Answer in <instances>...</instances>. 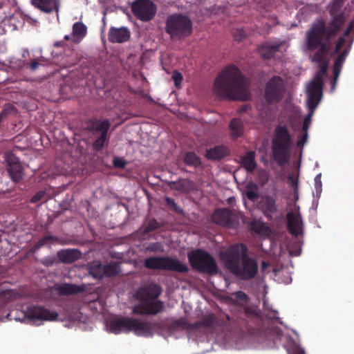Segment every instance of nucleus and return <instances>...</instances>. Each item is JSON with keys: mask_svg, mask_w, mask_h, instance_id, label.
Returning <instances> with one entry per match:
<instances>
[{"mask_svg": "<svg viewBox=\"0 0 354 354\" xmlns=\"http://www.w3.org/2000/svg\"><path fill=\"white\" fill-rule=\"evenodd\" d=\"M58 318L56 311H51L41 306H32L24 311V322L26 320L39 325L43 321H55Z\"/></svg>", "mask_w": 354, "mask_h": 354, "instance_id": "nucleus-13", "label": "nucleus"}, {"mask_svg": "<svg viewBox=\"0 0 354 354\" xmlns=\"http://www.w3.org/2000/svg\"><path fill=\"white\" fill-rule=\"evenodd\" d=\"M165 201L166 205L169 207L171 210L178 214H182L183 212V209L176 203L174 199L169 196H166L165 198Z\"/></svg>", "mask_w": 354, "mask_h": 354, "instance_id": "nucleus-39", "label": "nucleus"}, {"mask_svg": "<svg viewBox=\"0 0 354 354\" xmlns=\"http://www.w3.org/2000/svg\"><path fill=\"white\" fill-rule=\"evenodd\" d=\"M104 277H114L118 275L120 272V265L118 263H109L103 265Z\"/></svg>", "mask_w": 354, "mask_h": 354, "instance_id": "nucleus-32", "label": "nucleus"}, {"mask_svg": "<svg viewBox=\"0 0 354 354\" xmlns=\"http://www.w3.org/2000/svg\"><path fill=\"white\" fill-rule=\"evenodd\" d=\"M319 48H316L317 51L314 53V55L311 58L313 62L319 63L320 72L317 73L313 80L310 82L307 88L308 93V105L309 109H315L319 104L322 97V88H323V80L322 75L326 74L328 68V62L326 61V57L329 53L330 50L324 55L323 59L321 61L315 60L316 53L318 52ZM315 50V49L314 50Z\"/></svg>", "mask_w": 354, "mask_h": 354, "instance_id": "nucleus-6", "label": "nucleus"}, {"mask_svg": "<svg viewBox=\"0 0 354 354\" xmlns=\"http://www.w3.org/2000/svg\"><path fill=\"white\" fill-rule=\"evenodd\" d=\"M85 290L84 285H77L69 283H55L46 289V295L48 299L55 300L61 296L78 295L84 292Z\"/></svg>", "mask_w": 354, "mask_h": 354, "instance_id": "nucleus-12", "label": "nucleus"}, {"mask_svg": "<svg viewBox=\"0 0 354 354\" xmlns=\"http://www.w3.org/2000/svg\"><path fill=\"white\" fill-rule=\"evenodd\" d=\"M130 36V30L126 27H111L108 32V39L111 43H124L129 39Z\"/></svg>", "mask_w": 354, "mask_h": 354, "instance_id": "nucleus-20", "label": "nucleus"}, {"mask_svg": "<svg viewBox=\"0 0 354 354\" xmlns=\"http://www.w3.org/2000/svg\"><path fill=\"white\" fill-rule=\"evenodd\" d=\"M32 3L46 13L59 10V0H32Z\"/></svg>", "mask_w": 354, "mask_h": 354, "instance_id": "nucleus-25", "label": "nucleus"}, {"mask_svg": "<svg viewBox=\"0 0 354 354\" xmlns=\"http://www.w3.org/2000/svg\"><path fill=\"white\" fill-rule=\"evenodd\" d=\"M292 138L285 126L278 125L274 129L272 150L273 159L279 166L284 165L290 157Z\"/></svg>", "mask_w": 354, "mask_h": 354, "instance_id": "nucleus-5", "label": "nucleus"}, {"mask_svg": "<svg viewBox=\"0 0 354 354\" xmlns=\"http://www.w3.org/2000/svg\"><path fill=\"white\" fill-rule=\"evenodd\" d=\"M131 332L138 336L151 337L153 328L151 322L132 317Z\"/></svg>", "mask_w": 354, "mask_h": 354, "instance_id": "nucleus-19", "label": "nucleus"}, {"mask_svg": "<svg viewBox=\"0 0 354 354\" xmlns=\"http://www.w3.org/2000/svg\"><path fill=\"white\" fill-rule=\"evenodd\" d=\"M345 60L346 59L342 57L339 55L335 59L333 66V75L335 78H338Z\"/></svg>", "mask_w": 354, "mask_h": 354, "instance_id": "nucleus-38", "label": "nucleus"}, {"mask_svg": "<svg viewBox=\"0 0 354 354\" xmlns=\"http://www.w3.org/2000/svg\"><path fill=\"white\" fill-rule=\"evenodd\" d=\"M287 228L290 234L298 236L303 234V221L300 213L288 212L286 215Z\"/></svg>", "mask_w": 354, "mask_h": 354, "instance_id": "nucleus-18", "label": "nucleus"}, {"mask_svg": "<svg viewBox=\"0 0 354 354\" xmlns=\"http://www.w3.org/2000/svg\"><path fill=\"white\" fill-rule=\"evenodd\" d=\"M131 10L134 16L143 21H150L156 13L155 4L149 0H136Z\"/></svg>", "mask_w": 354, "mask_h": 354, "instance_id": "nucleus-14", "label": "nucleus"}, {"mask_svg": "<svg viewBox=\"0 0 354 354\" xmlns=\"http://www.w3.org/2000/svg\"><path fill=\"white\" fill-rule=\"evenodd\" d=\"M250 230L256 233L260 234L263 232L264 224L257 220H253L250 223Z\"/></svg>", "mask_w": 354, "mask_h": 354, "instance_id": "nucleus-40", "label": "nucleus"}, {"mask_svg": "<svg viewBox=\"0 0 354 354\" xmlns=\"http://www.w3.org/2000/svg\"><path fill=\"white\" fill-rule=\"evenodd\" d=\"M347 36H344V32L343 35L338 39L335 49L333 50V54L338 53L340 50L342 48V47L345 45L346 43V37Z\"/></svg>", "mask_w": 354, "mask_h": 354, "instance_id": "nucleus-45", "label": "nucleus"}, {"mask_svg": "<svg viewBox=\"0 0 354 354\" xmlns=\"http://www.w3.org/2000/svg\"><path fill=\"white\" fill-rule=\"evenodd\" d=\"M23 20H24V22H25V21H28V22H30V23H32H32H37V20L32 19L30 16H28L26 14H24Z\"/></svg>", "mask_w": 354, "mask_h": 354, "instance_id": "nucleus-56", "label": "nucleus"}, {"mask_svg": "<svg viewBox=\"0 0 354 354\" xmlns=\"http://www.w3.org/2000/svg\"><path fill=\"white\" fill-rule=\"evenodd\" d=\"M15 293L11 290L3 291L0 293V308H3L8 303L14 299Z\"/></svg>", "mask_w": 354, "mask_h": 354, "instance_id": "nucleus-36", "label": "nucleus"}, {"mask_svg": "<svg viewBox=\"0 0 354 354\" xmlns=\"http://www.w3.org/2000/svg\"><path fill=\"white\" fill-rule=\"evenodd\" d=\"M230 129L232 136L234 138L241 137L243 133V124L241 119L234 118L230 121Z\"/></svg>", "mask_w": 354, "mask_h": 354, "instance_id": "nucleus-29", "label": "nucleus"}, {"mask_svg": "<svg viewBox=\"0 0 354 354\" xmlns=\"http://www.w3.org/2000/svg\"><path fill=\"white\" fill-rule=\"evenodd\" d=\"M198 324H191L185 317L178 319H170L163 323L162 328L167 330L170 335H174L176 333L182 332L185 330L195 328Z\"/></svg>", "mask_w": 354, "mask_h": 354, "instance_id": "nucleus-16", "label": "nucleus"}, {"mask_svg": "<svg viewBox=\"0 0 354 354\" xmlns=\"http://www.w3.org/2000/svg\"><path fill=\"white\" fill-rule=\"evenodd\" d=\"M240 162L248 172H252L257 167L255 152L250 151L241 157Z\"/></svg>", "mask_w": 354, "mask_h": 354, "instance_id": "nucleus-27", "label": "nucleus"}, {"mask_svg": "<svg viewBox=\"0 0 354 354\" xmlns=\"http://www.w3.org/2000/svg\"><path fill=\"white\" fill-rule=\"evenodd\" d=\"M312 112H313L314 109H310ZM313 113H308V115L305 118L304 123H303V131L304 132H308V129L309 128V126L311 123V117H312Z\"/></svg>", "mask_w": 354, "mask_h": 354, "instance_id": "nucleus-50", "label": "nucleus"}, {"mask_svg": "<svg viewBox=\"0 0 354 354\" xmlns=\"http://www.w3.org/2000/svg\"><path fill=\"white\" fill-rule=\"evenodd\" d=\"M308 139V132H304L301 138L298 140L297 145L299 147H302L306 142Z\"/></svg>", "mask_w": 354, "mask_h": 354, "instance_id": "nucleus-53", "label": "nucleus"}, {"mask_svg": "<svg viewBox=\"0 0 354 354\" xmlns=\"http://www.w3.org/2000/svg\"><path fill=\"white\" fill-rule=\"evenodd\" d=\"M349 50L348 49H344L341 53L340 56L344 58H346L348 54Z\"/></svg>", "mask_w": 354, "mask_h": 354, "instance_id": "nucleus-57", "label": "nucleus"}, {"mask_svg": "<svg viewBox=\"0 0 354 354\" xmlns=\"http://www.w3.org/2000/svg\"><path fill=\"white\" fill-rule=\"evenodd\" d=\"M243 111H244V109H241V110H240V112H243Z\"/></svg>", "mask_w": 354, "mask_h": 354, "instance_id": "nucleus-62", "label": "nucleus"}, {"mask_svg": "<svg viewBox=\"0 0 354 354\" xmlns=\"http://www.w3.org/2000/svg\"><path fill=\"white\" fill-rule=\"evenodd\" d=\"M223 259L227 269L242 280H250L258 272L257 261L248 255V247L243 243L231 245L223 254Z\"/></svg>", "mask_w": 354, "mask_h": 354, "instance_id": "nucleus-3", "label": "nucleus"}, {"mask_svg": "<svg viewBox=\"0 0 354 354\" xmlns=\"http://www.w3.org/2000/svg\"><path fill=\"white\" fill-rule=\"evenodd\" d=\"M233 35L235 40L240 41L248 36V33L243 28H238L234 31Z\"/></svg>", "mask_w": 354, "mask_h": 354, "instance_id": "nucleus-43", "label": "nucleus"}, {"mask_svg": "<svg viewBox=\"0 0 354 354\" xmlns=\"http://www.w3.org/2000/svg\"><path fill=\"white\" fill-rule=\"evenodd\" d=\"M165 31L172 39H182L190 36L193 32L191 19L183 14L175 13L167 17Z\"/></svg>", "mask_w": 354, "mask_h": 354, "instance_id": "nucleus-7", "label": "nucleus"}, {"mask_svg": "<svg viewBox=\"0 0 354 354\" xmlns=\"http://www.w3.org/2000/svg\"><path fill=\"white\" fill-rule=\"evenodd\" d=\"M186 180H182L179 181H171L169 183V185L171 188L175 189L178 191H183L184 189V183L186 182Z\"/></svg>", "mask_w": 354, "mask_h": 354, "instance_id": "nucleus-46", "label": "nucleus"}, {"mask_svg": "<svg viewBox=\"0 0 354 354\" xmlns=\"http://www.w3.org/2000/svg\"><path fill=\"white\" fill-rule=\"evenodd\" d=\"M245 195L247 198L252 201H255L259 198L258 188L255 184L250 183L246 187Z\"/></svg>", "mask_w": 354, "mask_h": 354, "instance_id": "nucleus-34", "label": "nucleus"}, {"mask_svg": "<svg viewBox=\"0 0 354 354\" xmlns=\"http://www.w3.org/2000/svg\"><path fill=\"white\" fill-rule=\"evenodd\" d=\"M147 251L150 252H162L164 251L163 245L160 242H156L151 243L149 246L147 248Z\"/></svg>", "mask_w": 354, "mask_h": 354, "instance_id": "nucleus-44", "label": "nucleus"}, {"mask_svg": "<svg viewBox=\"0 0 354 354\" xmlns=\"http://www.w3.org/2000/svg\"><path fill=\"white\" fill-rule=\"evenodd\" d=\"M104 267L100 262H93L89 267V273L95 279H101L104 277Z\"/></svg>", "mask_w": 354, "mask_h": 354, "instance_id": "nucleus-30", "label": "nucleus"}, {"mask_svg": "<svg viewBox=\"0 0 354 354\" xmlns=\"http://www.w3.org/2000/svg\"><path fill=\"white\" fill-rule=\"evenodd\" d=\"M216 322V317L214 314L208 315L203 318L201 325L205 327H212Z\"/></svg>", "mask_w": 354, "mask_h": 354, "instance_id": "nucleus-42", "label": "nucleus"}, {"mask_svg": "<svg viewBox=\"0 0 354 354\" xmlns=\"http://www.w3.org/2000/svg\"><path fill=\"white\" fill-rule=\"evenodd\" d=\"M160 227L161 224L156 218H151L149 220L147 225L143 227L142 234V235H146L160 228Z\"/></svg>", "mask_w": 354, "mask_h": 354, "instance_id": "nucleus-33", "label": "nucleus"}, {"mask_svg": "<svg viewBox=\"0 0 354 354\" xmlns=\"http://www.w3.org/2000/svg\"><path fill=\"white\" fill-rule=\"evenodd\" d=\"M144 266L150 270L172 271L178 273H187L189 268L178 259L169 256L150 257L145 259Z\"/></svg>", "mask_w": 354, "mask_h": 354, "instance_id": "nucleus-8", "label": "nucleus"}, {"mask_svg": "<svg viewBox=\"0 0 354 354\" xmlns=\"http://www.w3.org/2000/svg\"><path fill=\"white\" fill-rule=\"evenodd\" d=\"M189 262L193 269L208 274H216L218 266L214 257L207 252L197 249L187 254Z\"/></svg>", "mask_w": 354, "mask_h": 354, "instance_id": "nucleus-9", "label": "nucleus"}, {"mask_svg": "<svg viewBox=\"0 0 354 354\" xmlns=\"http://www.w3.org/2000/svg\"><path fill=\"white\" fill-rule=\"evenodd\" d=\"M214 92L221 98L232 100L246 101L251 97L245 76L234 64L227 65L218 74Z\"/></svg>", "mask_w": 354, "mask_h": 354, "instance_id": "nucleus-2", "label": "nucleus"}, {"mask_svg": "<svg viewBox=\"0 0 354 354\" xmlns=\"http://www.w3.org/2000/svg\"><path fill=\"white\" fill-rule=\"evenodd\" d=\"M58 239L56 236L46 235L41 238L38 242L35 244L36 248H40L41 247L45 245L48 243L50 241H57Z\"/></svg>", "mask_w": 354, "mask_h": 354, "instance_id": "nucleus-41", "label": "nucleus"}, {"mask_svg": "<svg viewBox=\"0 0 354 354\" xmlns=\"http://www.w3.org/2000/svg\"><path fill=\"white\" fill-rule=\"evenodd\" d=\"M346 0H333L328 6V12L331 19L326 26L324 20H319L312 24L306 33V48L314 51L319 48L314 58L321 61L331 49V39L335 37L346 20L343 10Z\"/></svg>", "mask_w": 354, "mask_h": 354, "instance_id": "nucleus-1", "label": "nucleus"}, {"mask_svg": "<svg viewBox=\"0 0 354 354\" xmlns=\"http://www.w3.org/2000/svg\"><path fill=\"white\" fill-rule=\"evenodd\" d=\"M337 78H335V76H334V79L331 82V91H333L335 88V86L337 84Z\"/></svg>", "mask_w": 354, "mask_h": 354, "instance_id": "nucleus-58", "label": "nucleus"}, {"mask_svg": "<svg viewBox=\"0 0 354 354\" xmlns=\"http://www.w3.org/2000/svg\"><path fill=\"white\" fill-rule=\"evenodd\" d=\"M269 266V263L266 261H262V263H261V270L262 271H264Z\"/></svg>", "mask_w": 354, "mask_h": 354, "instance_id": "nucleus-59", "label": "nucleus"}, {"mask_svg": "<svg viewBox=\"0 0 354 354\" xmlns=\"http://www.w3.org/2000/svg\"><path fill=\"white\" fill-rule=\"evenodd\" d=\"M212 220L214 223L227 227L236 230L239 225L238 216L227 208H219L214 212Z\"/></svg>", "mask_w": 354, "mask_h": 354, "instance_id": "nucleus-15", "label": "nucleus"}, {"mask_svg": "<svg viewBox=\"0 0 354 354\" xmlns=\"http://www.w3.org/2000/svg\"><path fill=\"white\" fill-rule=\"evenodd\" d=\"M40 65L38 61L33 60L31 62V63L29 64V67L32 71H35Z\"/></svg>", "mask_w": 354, "mask_h": 354, "instance_id": "nucleus-54", "label": "nucleus"}, {"mask_svg": "<svg viewBox=\"0 0 354 354\" xmlns=\"http://www.w3.org/2000/svg\"><path fill=\"white\" fill-rule=\"evenodd\" d=\"M230 154L229 148L223 145L206 150L205 158L211 160H221Z\"/></svg>", "mask_w": 354, "mask_h": 354, "instance_id": "nucleus-23", "label": "nucleus"}, {"mask_svg": "<svg viewBox=\"0 0 354 354\" xmlns=\"http://www.w3.org/2000/svg\"><path fill=\"white\" fill-rule=\"evenodd\" d=\"M281 46V43L266 41L259 46V51L263 59H269L279 51Z\"/></svg>", "mask_w": 354, "mask_h": 354, "instance_id": "nucleus-22", "label": "nucleus"}, {"mask_svg": "<svg viewBox=\"0 0 354 354\" xmlns=\"http://www.w3.org/2000/svg\"><path fill=\"white\" fill-rule=\"evenodd\" d=\"M64 45V41H56L55 44H54V46L55 47H61V46H63Z\"/></svg>", "mask_w": 354, "mask_h": 354, "instance_id": "nucleus-60", "label": "nucleus"}, {"mask_svg": "<svg viewBox=\"0 0 354 354\" xmlns=\"http://www.w3.org/2000/svg\"><path fill=\"white\" fill-rule=\"evenodd\" d=\"M87 27L82 22L77 21L73 25L71 40L75 44H79L85 37Z\"/></svg>", "mask_w": 354, "mask_h": 354, "instance_id": "nucleus-26", "label": "nucleus"}, {"mask_svg": "<svg viewBox=\"0 0 354 354\" xmlns=\"http://www.w3.org/2000/svg\"><path fill=\"white\" fill-rule=\"evenodd\" d=\"M64 39H65V40H69V39H71V36H70V35H65V36H64Z\"/></svg>", "mask_w": 354, "mask_h": 354, "instance_id": "nucleus-61", "label": "nucleus"}, {"mask_svg": "<svg viewBox=\"0 0 354 354\" xmlns=\"http://www.w3.org/2000/svg\"><path fill=\"white\" fill-rule=\"evenodd\" d=\"M17 111L12 104L6 105L0 113V123L8 117H14L17 115Z\"/></svg>", "mask_w": 354, "mask_h": 354, "instance_id": "nucleus-35", "label": "nucleus"}, {"mask_svg": "<svg viewBox=\"0 0 354 354\" xmlns=\"http://www.w3.org/2000/svg\"><path fill=\"white\" fill-rule=\"evenodd\" d=\"M183 160L188 166L198 167L201 165V158L194 152H187L184 155Z\"/></svg>", "mask_w": 354, "mask_h": 354, "instance_id": "nucleus-31", "label": "nucleus"}, {"mask_svg": "<svg viewBox=\"0 0 354 354\" xmlns=\"http://www.w3.org/2000/svg\"><path fill=\"white\" fill-rule=\"evenodd\" d=\"M161 294V288L156 283H151L140 287L135 294L136 298L140 301L133 308L135 314L157 315L163 310V302L158 300Z\"/></svg>", "mask_w": 354, "mask_h": 354, "instance_id": "nucleus-4", "label": "nucleus"}, {"mask_svg": "<svg viewBox=\"0 0 354 354\" xmlns=\"http://www.w3.org/2000/svg\"><path fill=\"white\" fill-rule=\"evenodd\" d=\"M287 352L288 354H305L304 349L293 339L288 342Z\"/></svg>", "mask_w": 354, "mask_h": 354, "instance_id": "nucleus-37", "label": "nucleus"}, {"mask_svg": "<svg viewBox=\"0 0 354 354\" xmlns=\"http://www.w3.org/2000/svg\"><path fill=\"white\" fill-rule=\"evenodd\" d=\"M172 79L174 82V84L176 87H179L183 80V75L177 71H174L172 75Z\"/></svg>", "mask_w": 354, "mask_h": 354, "instance_id": "nucleus-49", "label": "nucleus"}, {"mask_svg": "<svg viewBox=\"0 0 354 354\" xmlns=\"http://www.w3.org/2000/svg\"><path fill=\"white\" fill-rule=\"evenodd\" d=\"M352 43H353V40L351 41L350 46L352 44Z\"/></svg>", "mask_w": 354, "mask_h": 354, "instance_id": "nucleus-63", "label": "nucleus"}, {"mask_svg": "<svg viewBox=\"0 0 354 354\" xmlns=\"http://www.w3.org/2000/svg\"><path fill=\"white\" fill-rule=\"evenodd\" d=\"M286 84L283 79L278 75L270 78L265 86V100L268 104H276L284 97Z\"/></svg>", "mask_w": 354, "mask_h": 354, "instance_id": "nucleus-11", "label": "nucleus"}, {"mask_svg": "<svg viewBox=\"0 0 354 354\" xmlns=\"http://www.w3.org/2000/svg\"><path fill=\"white\" fill-rule=\"evenodd\" d=\"M41 263L46 267L52 266L54 263L57 262V259L55 257H46L43 258L40 261Z\"/></svg>", "mask_w": 354, "mask_h": 354, "instance_id": "nucleus-47", "label": "nucleus"}, {"mask_svg": "<svg viewBox=\"0 0 354 354\" xmlns=\"http://www.w3.org/2000/svg\"><path fill=\"white\" fill-rule=\"evenodd\" d=\"M12 314H13V311L10 312V313H8L6 316V318L9 320H12V319H15L16 321H19V322H22V319L19 317H13L12 316Z\"/></svg>", "mask_w": 354, "mask_h": 354, "instance_id": "nucleus-55", "label": "nucleus"}, {"mask_svg": "<svg viewBox=\"0 0 354 354\" xmlns=\"http://www.w3.org/2000/svg\"><path fill=\"white\" fill-rule=\"evenodd\" d=\"M111 127V122L109 119L100 120L93 117L85 123V129L91 133L96 138L93 143V147L96 151L101 150L105 144L109 141L108 131Z\"/></svg>", "mask_w": 354, "mask_h": 354, "instance_id": "nucleus-10", "label": "nucleus"}, {"mask_svg": "<svg viewBox=\"0 0 354 354\" xmlns=\"http://www.w3.org/2000/svg\"><path fill=\"white\" fill-rule=\"evenodd\" d=\"M113 165L116 168L124 169L127 165V162L122 158L116 157L113 160Z\"/></svg>", "mask_w": 354, "mask_h": 354, "instance_id": "nucleus-48", "label": "nucleus"}, {"mask_svg": "<svg viewBox=\"0 0 354 354\" xmlns=\"http://www.w3.org/2000/svg\"><path fill=\"white\" fill-rule=\"evenodd\" d=\"M57 258L63 263H72L81 259L82 253L78 249H64L57 252Z\"/></svg>", "mask_w": 354, "mask_h": 354, "instance_id": "nucleus-24", "label": "nucleus"}, {"mask_svg": "<svg viewBox=\"0 0 354 354\" xmlns=\"http://www.w3.org/2000/svg\"><path fill=\"white\" fill-rule=\"evenodd\" d=\"M233 295L236 299L242 301H247L248 299V295L243 291H236L233 293Z\"/></svg>", "mask_w": 354, "mask_h": 354, "instance_id": "nucleus-52", "label": "nucleus"}, {"mask_svg": "<svg viewBox=\"0 0 354 354\" xmlns=\"http://www.w3.org/2000/svg\"><path fill=\"white\" fill-rule=\"evenodd\" d=\"M260 205L264 216L268 220L272 221V214L278 211L276 198L272 196H265L261 198Z\"/></svg>", "mask_w": 354, "mask_h": 354, "instance_id": "nucleus-21", "label": "nucleus"}, {"mask_svg": "<svg viewBox=\"0 0 354 354\" xmlns=\"http://www.w3.org/2000/svg\"><path fill=\"white\" fill-rule=\"evenodd\" d=\"M132 317L120 316L110 320L109 327L110 331L115 335L121 333L131 332Z\"/></svg>", "mask_w": 354, "mask_h": 354, "instance_id": "nucleus-17", "label": "nucleus"}, {"mask_svg": "<svg viewBox=\"0 0 354 354\" xmlns=\"http://www.w3.org/2000/svg\"><path fill=\"white\" fill-rule=\"evenodd\" d=\"M45 195L46 192L44 191H39L32 197L30 202L32 203H36L42 200Z\"/></svg>", "mask_w": 354, "mask_h": 354, "instance_id": "nucleus-51", "label": "nucleus"}, {"mask_svg": "<svg viewBox=\"0 0 354 354\" xmlns=\"http://www.w3.org/2000/svg\"><path fill=\"white\" fill-rule=\"evenodd\" d=\"M8 173L15 182H19L22 178V165L20 162L11 163L10 160H8Z\"/></svg>", "mask_w": 354, "mask_h": 354, "instance_id": "nucleus-28", "label": "nucleus"}]
</instances>
